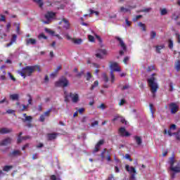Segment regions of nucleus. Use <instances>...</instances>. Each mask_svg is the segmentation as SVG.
<instances>
[{
	"instance_id": "nucleus-36",
	"label": "nucleus",
	"mask_w": 180,
	"mask_h": 180,
	"mask_svg": "<svg viewBox=\"0 0 180 180\" xmlns=\"http://www.w3.org/2000/svg\"><path fill=\"white\" fill-rule=\"evenodd\" d=\"M50 179L51 180H61V179H60L59 177H57V176L54 175V174L51 175Z\"/></svg>"
},
{
	"instance_id": "nucleus-9",
	"label": "nucleus",
	"mask_w": 180,
	"mask_h": 180,
	"mask_svg": "<svg viewBox=\"0 0 180 180\" xmlns=\"http://www.w3.org/2000/svg\"><path fill=\"white\" fill-rule=\"evenodd\" d=\"M169 109L172 115H175L176 112H178V109H179V106L176 105L175 103H171L169 105Z\"/></svg>"
},
{
	"instance_id": "nucleus-60",
	"label": "nucleus",
	"mask_w": 180,
	"mask_h": 180,
	"mask_svg": "<svg viewBox=\"0 0 180 180\" xmlns=\"http://www.w3.org/2000/svg\"><path fill=\"white\" fill-rule=\"evenodd\" d=\"M82 75H84V71H81L80 72H79V73L76 75V77H77V78H81V77H82Z\"/></svg>"
},
{
	"instance_id": "nucleus-64",
	"label": "nucleus",
	"mask_w": 180,
	"mask_h": 180,
	"mask_svg": "<svg viewBox=\"0 0 180 180\" xmlns=\"http://www.w3.org/2000/svg\"><path fill=\"white\" fill-rule=\"evenodd\" d=\"M129 56H126L124 60H123V63H124L125 64H127V62L129 61Z\"/></svg>"
},
{
	"instance_id": "nucleus-26",
	"label": "nucleus",
	"mask_w": 180,
	"mask_h": 180,
	"mask_svg": "<svg viewBox=\"0 0 180 180\" xmlns=\"http://www.w3.org/2000/svg\"><path fill=\"white\" fill-rule=\"evenodd\" d=\"M49 32L51 33V34H52V36H55L56 37H57L59 40H63V37H61L60 36V34H54V31L53 30H49Z\"/></svg>"
},
{
	"instance_id": "nucleus-6",
	"label": "nucleus",
	"mask_w": 180,
	"mask_h": 180,
	"mask_svg": "<svg viewBox=\"0 0 180 180\" xmlns=\"http://www.w3.org/2000/svg\"><path fill=\"white\" fill-rule=\"evenodd\" d=\"M56 15L57 13H54L53 11H47L44 15V18L46 19V20L43 21V22L45 25H50V23H51V20L56 18Z\"/></svg>"
},
{
	"instance_id": "nucleus-63",
	"label": "nucleus",
	"mask_w": 180,
	"mask_h": 180,
	"mask_svg": "<svg viewBox=\"0 0 180 180\" xmlns=\"http://www.w3.org/2000/svg\"><path fill=\"white\" fill-rule=\"evenodd\" d=\"M172 19H173L174 20H176L177 19H179V15H175V14H173V15H172Z\"/></svg>"
},
{
	"instance_id": "nucleus-1",
	"label": "nucleus",
	"mask_w": 180,
	"mask_h": 180,
	"mask_svg": "<svg viewBox=\"0 0 180 180\" xmlns=\"http://www.w3.org/2000/svg\"><path fill=\"white\" fill-rule=\"evenodd\" d=\"M34 71H38V72H40L41 71V70L40 69V65H34L31 66H26L23 68L21 70H18V74H19L25 79L26 77H32Z\"/></svg>"
},
{
	"instance_id": "nucleus-12",
	"label": "nucleus",
	"mask_w": 180,
	"mask_h": 180,
	"mask_svg": "<svg viewBox=\"0 0 180 180\" xmlns=\"http://www.w3.org/2000/svg\"><path fill=\"white\" fill-rule=\"evenodd\" d=\"M13 139L11 137H6L4 139H3L0 142V146L1 147H4L5 146H9V144H12Z\"/></svg>"
},
{
	"instance_id": "nucleus-14",
	"label": "nucleus",
	"mask_w": 180,
	"mask_h": 180,
	"mask_svg": "<svg viewBox=\"0 0 180 180\" xmlns=\"http://www.w3.org/2000/svg\"><path fill=\"white\" fill-rule=\"evenodd\" d=\"M119 133L120 136H122L123 137H129V136H130V133H129V131H127L126 128L124 127L120 128Z\"/></svg>"
},
{
	"instance_id": "nucleus-37",
	"label": "nucleus",
	"mask_w": 180,
	"mask_h": 180,
	"mask_svg": "<svg viewBox=\"0 0 180 180\" xmlns=\"http://www.w3.org/2000/svg\"><path fill=\"white\" fill-rule=\"evenodd\" d=\"M73 43H75V44H81L82 43V39H75Z\"/></svg>"
},
{
	"instance_id": "nucleus-38",
	"label": "nucleus",
	"mask_w": 180,
	"mask_h": 180,
	"mask_svg": "<svg viewBox=\"0 0 180 180\" xmlns=\"http://www.w3.org/2000/svg\"><path fill=\"white\" fill-rule=\"evenodd\" d=\"M103 78L105 82H109V77H108V75H106V73L103 74Z\"/></svg>"
},
{
	"instance_id": "nucleus-53",
	"label": "nucleus",
	"mask_w": 180,
	"mask_h": 180,
	"mask_svg": "<svg viewBox=\"0 0 180 180\" xmlns=\"http://www.w3.org/2000/svg\"><path fill=\"white\" fill-rule=\"evenodd\" d=\"M125 158L129 160L130 162L133 161V159H131V157L129 155V153L125 154Z\"/></svg>"
},
{
	"instance_id": "nucleus-62",
	"label": "nucleus",
	"mask_w": 180,
	"mask_h": 180,
	"mask_svg": "<svg viewBox=\"0 0 180 180\" xmlns=\"http://www.w3.org/2000/svg\"><path fill=\"white\" fill-rule=\"evenodd\" d=\"M10 29H11V22H8L6 25V32H10Z\"/></svg>"
},
{
	"instance_id": "nucleus-58",
	"label": "nucleus",
	"mask_w": 180,
	"mask_h": 180,
	"mask_svg": "<svg viewBox=\"0 0 180 180\" xmlns=\"http://www.w3.org/2000/svg\"><path fill=\"white\" fill-rule=\"evenodd\" d=\"M103 143H105V141H103V139H102V140H100V141L96 143V145L101 147V146L103 144Z\"/></svg>"
},
{
	"instance_id": "nucleus-31",
	"label": "nucleus",
	"mask_w": 180,
	"mask_h": 180,
	"mask_svg": "<svg viewBox=\"0 0 180 180\" xmlns=\"http://www.w3.org/2000/svg\"><path fill=\"white\" fill-rule=\"evenodd\" d=\"M152 9L153 8H143L142 10H140L139 12H144L145 13H148V12L152 11Z\"/></svg>"
},
{
	"instance_id": "nucleus-33",
	"label": "nucleus",
	"mask_w": 180,
	"mask_h": 180,
	"mask_svg": "<svg viewBox=\"0 0 180 180\" xmlns=\"http://www.w3.org/2000/svg\"><path fill=\"white\" fill-rule=\"evenodd\" d=\"M50 113H51V108L44 112L42 115H44L45 117H49V116H50Z\"/></svg>"
},
{
	"instance_id": "nucleus-5",
	"label": "nucleus",
	"mask_w": 180,
	"mask_h": 180,
	"mask_svg": "<svg viewBox=\"0 0 180 180\" xmlns=\"http://www.w3.org/2000/svg\"><path fill=\"white\" fill-rule=\"evenodd\" d=\"M176 130V125L175 124H172L169 126V129L167 131V129H165L163 131L164 134H168L170 137L172 136H175L176 140H180V135H179V130L177 132L172 133V131H174Z\"/></svg>"
},
{
	"instance_id": "nucleus-45",
	"label": "nucleus",
	"mask_w": 180,
	"mask_h": 180,
	"mask_svg": "<svg viewBox=\"0 0 180 180\" xmlns=\"http://www.w3.org/2000/svg\"><path fill=\"white\" fill-rule=\"evenodd\" d=\"M98 109H102L104 110V109H106V105H105L104 103H101L99 106L97 107Z\"/></svg>"
},
{
	"instance_id": "nucleus-52",
	"label": "nucleus",
	"mask_w": 180,
	"mask_h": 180,
	"mask_svg": "<svg viewBox=\"0 0 180 180\" xmlns=\"http://www.w3.org/2000/svg\"><path fill=\"white\" fill-rule=\"evenodd\" d=\"M88 37H89V41H91V42L95 41V37H94V36H92V35H89Z\"/></svg>"
},
{
	"instance_id": "nucleus-57",
	"label": "nucleus",
	"mask_w": 180,
	"mask_h": 180,
	"mask_svg": "<svg viewBox=\"0 0 180 180\" xmlns=\"http://www.w3.org/2000/svg\"><path fill=\"white\" fill-rule=\"evenodd\" d=\"M99 51L100 53H101V54H103L104 56L108 54V51H106V49H100Z\"/></svg>"
},
{
	"instance_id": "nucleus-20",
	"label": "nucleus",
	"mask_w": 180,
	"mask_h": 180,
	"mask_svg": "<svg viewBox=\"0 0 180 180\" xmlns=\"http://www.w3.org/2000/svg\"><path fill=\"white\" fill-rule=\"evenodd\" d=\"M36 43H37V41L35 39L30 38V39H26L27 46H29V44H32V46H33V45L36 44Z\"/></svg>"
},
{
	"instance_id": "nucleus-55",
	"label": "nucleus",
	"mask_w": 180,
	"mask_h": 180,
	"mask_svg": "<svg viewBox=\"0 0 180 180\" xmlns=\"http://www.w3.org/2000/svg\"><path fill=\"white\" fill-rule=\"evenodd\" d=\"M39 39H44V40H47V37L44 34H41L39 35Z\"/></svg>"
},
{
	"instance_id": "nucleus-49",
	"label": "nucleus",
	"mask_w": 180,
	"mask_h": 180,
	"mask_svg": "<svg viewBox=\"0 0 180 180\" xmlns=\"http://www.w3.org/2000/svg\"><path fill=\"white\" fill-rule=\"evenodd\" d=\"M163 46H156V51L157 53H160V50H162Z\"/></svg>"
},
{
	"instance_id": "nucleus-19",
	"label": "nucleus",
	"mask_w": 180,
	"mask_h": 180,
	"mask_svg": "<svg viewBox=\"0 0 180 180\" xmlns=\"http://www.w3.org/2000/svg\"><path fill=\"white\" fill-rule=\"evenodd\" d=\"M125 168H126V170L128 172H130L131 174H137L136 172V169L134 167H131L128 165H127L125 166Z\"/></svg>"
},
{
	"instance_id": "nucleus-35",
	"label": "nucleus",
	"mask_w": 180,
	"mask_h": 180,
	"mask_svg": "<svg viewBox=\"0 0 180 180\" xmlns=\"http://www.w3.org/2000/svg\"><path fill=\"white\" fill-rule=\"evenodd\" d=\"M46 120V117L44 115V114L41 115L39 119V121L41 122V123L44 122Z\"/></svg>"
},
{
	"instance_id": "nucleus-40",
	"label": "nucleus",
	"mask_w": 180,
	"mask_h": 180,
	"mask_svg": "<svg viewBox=\"0 0 180 180\" xmlns=\"http://www.w3.org/2000/svg\"><path fill=\"white\" fill-rule=\"evenodd\" d=\"M169 49H174V41L171 39H169Z\"/></svg>"
},
{
	"instance_id": "nucleus-23",
	"label": "nucleus",
	"mask_w": 180,
	"mask_h": 180,
	"mask_svg": "<svg viewBox=\"0 0 180 180\" xmlns=\"http://www.w3.org/2000/svg\"><path fill=\"white\" fill-rule=\"evenodd\" d=\"M12 168H13V166L12 165H6L4 167L3 171H4L5 172H9V171H11Z\"/></svg>"
},
{
	"instance_id": "nucleus-17",
	"label": "nucleus",
	"mask_w": 180,
	"mask_h": 180,
	"mask_svg": "<svg viewBox=\"0 0 180 180\" xmlns=\"http://www.w3.org/2000/svg\"><path fill=\"white\" fill-rule=\"evenodd\" d=\"M57 136H58V133L48 134L47 139L49 141H51V140H56V139H57Z\"/></svg>"
},
{
	"instance_id": "nucleus-59",
	"label": "nucleus",
	"mask_w": 180,
	"mask_h": 180,
	"mask_svg": "<svg viewBox=\"0 0 180 180\" xmlns=\"http://www.w3.org/2000/svg\"><path fill=\"white\" fill-rule=\"evenodd\" d=\"M8 74L11 79H12V81H14V82L16 81V78H15V77H13V75H12V74L11 72H8Z\"/></svg>"
},
{
	"instance_id": "nucleus-46",
	"label": "nucleus",
	"mask_w": 180,
	"mask_h": 180,
	"mask_svg": "<svg viewBox=\"0 0 180 180\" xmlns=\"http://www.w3.org/2000/svg\"><path fill=\"white\" fill-rule=\"evenodd\" d=\"M100 148H101V146H98V145H96L93 153H98Z\"/></svg>"
},
{
	"instance_id": "nucleus-2",
	"label": "nucleus",
	"mask_w": 180,
	"mask_h": 180,
	"mask_svg": "<svg viewBox=\"0 0 180 180\" xmlns=\"http://www.w3.org/2000/svg\"><path fill=\"white\" fill-rule=\"evenodd\" d=\"M168 164L169 165V170L171 172L170 175L172 179L175 178L176 174L180 172V164L175 160V155L169 158Z\"/></svg>"
},
{
	"instance_id": "nucleus-41",
	"label": "nucleus",
	"mask_w": 180,
	"mask_h": 180,
	"mask_svg": "<svg viewBox=\"0 0 180 180\" xmlns=\"http://www.w3.org/2000/svg\"><path fill=\"white\" fill-rule=\"evenodd\" d=\"M110 77H111V82L113 84L115 82V75L113 74V71H110Z\"/></svg>"
},
{
	"instance_id": "nucleus-16",
	"label": "nucleus",
	"mask_w": 180,
	"mask_h": 180,
	"mask_svg": "<svg viewBox=\"0 0 180 180\" xmlns=\"http://www.w3.org/2000/svg\"><path fill=\"white\" fill-rule=\"evenodd\" d=\"M18 155H22V152L20 150H15L8 154V157L11 158L13 157H18Z\"/></svg>"
},
{
	"instance_id": "nucleus-10",
	"label": "nucleus",
	"mask_w": 180,
	"mask_h": 180,
	"mask_svg": "<svg viewBox=\"0 0 180 180\" xmlns=\"http://www.w3.org/2000/svg\"><path fill=\"white\" fill-rule=\"evenodd\" d=\"M61 23H64L63 29H65V30H70L71 29V24L70 23V21L66 18H63L59 22V25H61Z\"/></svg>"
},
{
	"instance_id": "nucleus-3",
	"label": "nucleus",
	"mask_w": 180,
	"mask_h": 180,
	"mask_svg": "<svg viewBox=\"0 0 180 180\" xmlns=\"http://www.w3.org/2000/svg\"><path fill=\"white\" fill-rule=\"evenodd\" d=\"M154 75H155V73H153L152 77L148 79V84L150 88V92L153 94V98H155V94H157V91H158V84L155 82L157 79L154 77Z\"/></svg>"
},
{
	"instance_id": "nucleus-42",
	"label": "nucleus",
	"mask_w": 180,
	"mask_h": 180,
	"mask_svg": "<svg viewBox=\"0 0 180 180\" xmlns=\"http://www.w3.org/2000/svg\"><path fill=\"white\" fill-rule=\"evenodd\" d=\"M169 92H172V91H174V84L172 82H170L169 84Z\"/></svg>"
},
{
	"instance_id": "nucleus-18",
	"label": "nucleus",
	"mask_w": 180,
	"mask_h": 180,
	"mask_svg": "<svg viewBox=\"0 0 180 180\" xmlns=\"http://www.w3.org/2000/svg\"><path fill=\"white\" fill-rule=\"evenodd\" d=\"M18 39V35L13 34L12 35V38L11 39L10 43L7 44V47H10V46H12V44H13V43H16V40Z\"/></svg>"
},
{
	"instance_id": "nucleus-50",
	"label": "nucleus",
	"mask_w": 180,
	"mask_h": 180,
	"mask_svg": "<svg viewBox=\"0 0 180 180\" xmlns=\"http://www.w3.org/2000/svg\"><path fill=\"white\" fill-rule=\"evenodd\" d=\"M120 122L121 123H122L123 124H127V121H126V120L123 117H120Z\"/></svg>"
},
{
	"instance_id": "nucleus-29",
	"label": "nucleus",
	"mask_w": 180,
	"mask_h": 180,
	"mask_svg": "<svg viewBox=\"0 0 180 180\" xmlns=\"http://www.w3.org/2000/svg\"><path fill=\"white\" fill-rule=\"evenodd\" d=\"M138 26H139V27L142 28V30L143 32H146V24H143V22H139Z\"/></svg>"
},
{
	"instance_id": "nucleus-30",
	"label": "nucleus",
	"mask_w": 180,
	"mask_h": 180,
	"mask_svg": "<svg viewBox=\"0 0 180 180\" xmlns=\"http://www.w3.org/2000/svg\"><path fill=\"white\" fill-rule=\"evenodd\" d=\"M175 68L177 71H180V60H178L175 63Z\"/></svg>"
},
{
	"instance_id": "nucleus-39",
	"label": "nucleus",
	"mask_w": 180,
	"mask_h": 180,
	"mask_svg": "<svg viewBox=\"0 0 180 180\" xmlns=\"http://www.w3.org/2000/svg\"><path fill=\"white\" fill-rule=\"evenodd\" d=\"M27 96L29 99H28V104L27 105H28L29 106V105H32V102H33V98H32V96H30V94H27Z\"/></svg>"
},
{
	"instance_id": "nucleus-32",
	"label": "nucleus",
	"mask_w": 180,
	"mask_h": 180,
	"mask_svg": "<svg viewBox=\"0 0 180 180\" xmlns=\"http://www.w3.org/2000/svg\"><path fill=\"white\" fill-rule=\"evenodd\" d=\"M156 36H157V32H155V31H151L150 32V39H151V40L155 39Z\"/></svg>"
},
{
	"instance_id": "nucleus-21",
	"label": "nucleus",
	"mask_w": 180,
	"mask_h": 180,
	"mask_svg": "<svg viewBox=\"0 0 180 180\" xmlns=\"http://www.w3.org/2000/svg\"><path fill=\"white\" fill-rule=\"evenodd\" d=\"M134 140L136 141V143L138 146H141L143 143V140L141 139V137L135 136H134Z\"/></svg>"
},
{
	"instance_id": "nucleus-61",
	"label": "nucleus",
	"mask_w": 180,
	"mask_h": 180,
	"mask_svg": "<svg viewBox=\"0 0 180 180\" xmlns=\"http://www.w3.org/2000/svg\"><path fill=\"white\" fill-rule=\"evenodd\" d=\"M176 39H177L178 43H180V35L179 33L175 34Z\"/></svg>"
},
{
	"instance_id": "nucleus-15",
	"label": "nucleus",
	"mask_w": 180,
	"mask_h": 180,
	"mask_svg": "<svg viewBox=\"0 0 180 180\" xmlns=\"http://www.w3.org/2000/svg\"><path fill=\"white\" fill-rule=\"evenodd\" d=\"M13 129L12 128H6L3 127L0 129V134H9V133H12Z\"/></svg>"
},
{
	"instance_id": "nucleus-43",
	"label": "nucleus",
	"mask_w": 180,
	"mask_h": 180,
	"mask_svg": "<svg viewBox=\"0 0 180 180\" xmlns=\"http://www.w3.org/2000/svg\"><path fill=\"white\" fill-rule=\"evenodd\" d=\"M130 10L125 8L123 6L120 7V12H129Z\"/></svg>"
},
{
	"instance_id": "nucleus-13",
	"label": "nucleus",
	"mask_w": 180,
	"mask_h": 180,
	"mask_svg": "<svg viewBox=\"0 0 180 180\" xmlns=\"http://www.w3.org/2000/svg\"><path fill=\"white\" fill-rule=\"evenodd\" d=\"M115 39L118 41L122 50H124V51H126L127 50V46H126V44H124V41H123V39H122V38L119 37H115Z\"/></svg>"
},
{
	"instance_id": "nucleus-11",
	"label": "nucleus",
	"mask_w": 180,
	"mask_h": 180,
	"mask_svg": "<svg viewBox=\"0 0 180 180\" xmlns=\"http://www.w3.org/2000/svg\"><path fill=\"white\" fill-rule=\"evenodd\" d=\"M110 68L111 71H115L117 72H120V68H119V65L116 62H110Z\"/></svg>"
},
{
	"instance_id": "nucleus-25",
	"label": "nucleus",
	"mask_w": 180,
	"mask_h": 180,
	"mask_svg": "<svg viewBox=\"0 0 180 180\" xmlns=\"http://www.w3.org/2000/svg\"><path fill=\"white\" fill-rule=\"evenodd\" d=\"M149 108H150V112H151V115H152V117H154V113H155L154 105H153V103H150L149 104Z\"/></svg>"
},
{
	"instance_id": "nucleus-56",
	"label": "nucleus",
	"mask_w": 180,
	"mask_h": 180,
	"mask_svg": "<svg viewBox=\"0 0 180 180\" xmlns=\"http://www.w3.org/2000/svg\"><path fill=\"white\" fill-rule=\"evenodd\" d=\"M22 141H23L22 136H18V139H17L18 144H20V143H22Z\"/></svg>"
},
{
	"instance_id": "nucleus-4",
	"label": "nucleus",
	"mask_w": 180,
	"mask_h": 180,
	"mask_svg": "<svg viewBox=\"0 0 180 180\" xmlns=\"http://www.w3.org/2000/svg\"><path fill=\"white\" fill-rule=\"evenodd\" d=\"M71 98L72 102L73 103H78V102H79V94L70 93L68 94L67 91H64V99H65V102L66 103H68V102H70V98Z\"/></svg>"
},
{
	"instance_id": "nucleus-44",
	"label": "nucleus",
	"mask_w": 180,
	"mask_h": 180,
	"mask_svg": "<svg viewBox=\"0 0 180 180\" xmlns=\"http://www.w3.org/2000/svg\"><path fill=\"white\" fill-rule=\"evenodd\" d=\"M105 153H106V148H104L101 154V157L103 160H105Z\"/></svg>"
},
{
	"instance_id": "nucleus-7",
	"label": "nucleus",
	"mask_w": 180,
	"mask_h": 180,
	"mask_svg": "<svg viewBox=\"0 0 180 180\" xmlns=\"http://www.w3.org/2000/svg\"><path fill=\"white\" fill-rule=\"evenodd\" d=\"M70 82L68 81V79H67L65 77H63L58 82H56L55 86H63V88H65L66 86H68Z\"/></svg>"
},
{
	"instance_id": "nucleus-24",
	"label": "nucleus",
	"mask_w": 180,
	"mask_h": 180,
	"mask_svg": "<svg viewBox=\"0 0 180 180\" xmlns=\"http://www.w3.org/2000/svg\"><path fill=\"white\" fill-rule=\"evenodd\" d=\"M98 85H99V82L98 80H96L90 88L91 91H94L95 88H96V86H98Z\"/></svg>"
},
{
	"instance_id": "nucleus-48",
	"label": "nucleus",
	"mask_w": 180,
	"mask_h": 180,
	"mask_svg": "<svg viewBox=\"0 0 180 180\" xmlns=\"http://www.w3.org/2000/svg\"><path fill=\"white\" fill-rule=\"evenodd\" d=\"M29 108V105H22V108L21 109L22 112H25V110H27V108Z\"/></svg>"
},
{
	"instance_id": "nucleus-8",
	"label": "nucleus",
	"mask_w": 180,
	"mask_h": 180,
	"mask_svg": "<svg viewBox=\"0 0 180 180\" xmlns=\"http://www.w3.org/2000/svg\"><path fill=\"white\" fill-rule=\"evenodd\" d=\"M24 117L25 118H22V122L23 123H26V122H27L26 126L27 127H28L29 129H30L31 127H33V124H32V120H33V117L30 115H27L26 113L23 114Z\"/></svg>"
},
{
	"instance_id": "nucleus-22",
	"label": "nucleus",
	"mask_w": 180,
	"mask_h": 180,
	"mask_svg": "<svg viewBox=\"0 0 180 180\" xmlns=\"http://www.w3.org/2000/svg\"><path fill=\"white\" fill-rule=\"evenodd\" d=\"M10 99H11V101H19V94H11Z\"/></svg>"
},
{
	"instance_id": "nucleus-28",
	"label": "nucleus",
	"mask_w": 180,
	"mask_h": 180,
	"mask_svg": "<svg viewBox=\"0 0 180 180\" xmlns=\"http://www.w3.org/2000/svg\"><path fill=\"white\" fill-rule=\"evenodd\" d=\"M35 2H37V4H38L39 8H43V5H44V4L43 3V0H34Z\"/></svg>"
},
{
	"instance_id": "nucleus-51",
	"label": "nucleus",
	"mask_w": 180,
	"mask_h": 180,
	"mask_svg": "<svg viewBox=\"0 0 180 180\" xmlns=\"http://www.w3.org/2000/svg\"><path fill=\"white\" fill-rule=\"evenodd\" d=\"M141 18H143V15H136L135 17V18L133 19L134 22H137V20H139V19H141Z\"/></svg>"
},
{
	"instance_id": "nucleus-47",
	"label": "nucleus",
	"mask_w": 180,
	"mask_h": 180,
	"mask_svg": "<svg viewBox=\"0 0 180 180\" xmlns=\"http://www.w3.org/2000/svg\"><path fill=\"white\" fill-rule=\"evenodd\" d=\"M77 112H79L80 115H82L85 112V108H79L77 110Z\"/></svg>"
},
{
	"instance_id": "nucleus-34",
	"label": "nucleus",
	"mask_w": 180,
	"mask_h": 180,
	"mask_svg": "<svg viewBox=\"0 0 180 180\" xmlns=\"http://www.w3.org/2000/svg\"><path fill=\"white\" fill-rule=\"evenodd\" d=\"M155 70V65H150L148 67L147 71L148 72H151V71H154Z\"/></svg>"
},
{
	"instance_id": "nucleus-27",
	"label": "nucleus",
	"mask_w": 180,
	"mask_h": 180,
	"mask_svg": "<svg viewBox=\"0 0 180 180\" xmlns=\"http://www.w3.org/2000/svg\"><path fill=\"white\" fill-rule=\"evenodd\" d=\"M168 13V11H167V8H162L160 9V15L161 16H165V15H167Z\"/></svg>"
},
{
	"instance_id": "nucleus-54",
	"label": "nucleus",
	"mask_w": 180,
	"mask_h": 180,
	"mask_svg": "<svg viewBox=\"0 0 180 180\" xmlns=\"http://www.w3.org/2000/svg\"><path fill=\"white\" fill-rule=\"evenodd\" d=\"M91 78H92V75H91V72H88L87 76H86V81H89Z\"/></svg>"
}]
</instances>
